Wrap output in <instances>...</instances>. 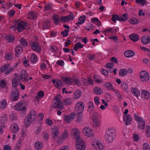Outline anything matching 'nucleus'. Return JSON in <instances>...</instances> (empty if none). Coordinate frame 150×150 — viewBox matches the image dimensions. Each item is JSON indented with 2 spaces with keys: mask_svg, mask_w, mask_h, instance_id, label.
Returning <instances> with one entry per match:
<instances>
[{
  "mask_svg": "<svg viewBox=\"0 0 150 150\" xmlns=\"http://www.w3.org/2000/svg\"><path fill=\"white\" fill-rule=\"evenodd\" d=\"M36 117V112L35 110H32L30 111L27 117L24 120L25 125L26 126H28L32 122L35 120Z\"/></svg>",
  "mask_w": 150,
  "mask_h": 150,
  "instance_id": "f257e3e1",
  "label": "nucleus"
},
{
  "mask_svg": "<svg viewBox=\"0 0 150 150\" xmlns=\"http://www.w3.org/2000/svg\"><path fill=\"white\" fill-rule=\"evenodd\" d=\"M134 119L138 122V127L139 129H143L145 128V123L144 120L141 117L134 114Z\"/></svg>",
  "mask_w": 150,
  "mask_h": 150,
  "instance_id": "f03ea898",
  "label": "nucleus"
},
{
  "mask_svg": "<svg viewBox=\"0 0 150 150\" xmlns=\"http://www.w3.org/2000/svg\"><path fill=\"white\" fill-rule=\"evenodd\" d=\"M76 141V144L75 145L76 148L78 150H84L86 146L83 140L80 138L77 139Z\"/></svg>",
  "mask_w": 150,
  "mask_h": 150,
  "instance_id": "7ed1b4c3",
  "label": "nucleus"
},
{
  "mask_svg": "<svg viewBox=\"0 0 150 150\" xmlns=\"http://www.w3.org/2000/svg\"><path fill=\"white\" fill-rule=\"evenodd\" d=\"M85 106L83 103L81 102L79 104L77 103L75 107V111L77 114H81L84 110Z\"/></svg>",
  "mask_w": 150,
  "mask_h": 150,
  "instance_id": "20e7f679",
  "label": "nucleus"
},
{
  "mask_svg": "<svg viewBox=\"0 0 150 150\" xmlns=\"http://www.w3.org/2000/svg\"><path fill=\"white\" fill-rule=\"evenodd\" d=\"M112 131L111 129H109L105 134V140L108 143H111L112 141Z\"/></svg>",
  "mask_w": 150,
  "mask_h": 150,
  "instance_id": "39448f33",
  "label": "nucleus"
},
{
  "mask_svg": "<svg viewBox=\"0 0 150 150\" xmlns=\"http://www.w3.org/2000/svg\"><path fill=\"white\" fill-rule=\"evenodd\" d=\"M139 76L140 80L142 82H146L149 79L148 74L144 71H141L139 74Z\"/></svg>",
  "mask_w": 150,
  "mask_h": 150,
  "instance_id": "423d86ee",
  "label": "nucleus"
},
{
  "mask_svg": "<svg viewBox=\"0 0 150 150\" xmlns=\"http://www.w3.org/2000/svg\"><path fill=\"white\" fill-rule=\"evenodd\" d=\"M53 101L54 104V105H53L54 108H57L61 109L63 108L62 103L60 102V100L57 96L54 99Z\"/></svg>",
  "mask_w": 150,
  "mask_h": 150,
  "instance_id": "0eeeda50",
  "label": "nucleus"
},
{
  "mask_svg": "<svg viewBox=\"0 0 150 150\" xmlns=\"http://www.w3.org/2000/svg\"><path fill=\"white\" fill-rule=\"evenodd\" d=\"M30 44L33 50L38 52H41V49L40 45L36 42L31 41Z\"/></svg>",
  "mask_w": 150,
  "mask_h": 150,
  "instance_id": "6e6552de",
  "label": "nucleus"
},
{
  "mask_svg": "<svg viewBox=\"0 0 150 150\" xmlns=\"http://www.w3.org/2000/svg\"><path fill=\"white\" fill-rule=\"evenodd\" d=\"M28 76V74L26 71L23 70L20 73V79L23 81L27 82L28 79H27V77Z\"/></svg>",
  "mask_w": 150,
  "mask_h": 150,
  "instance_id": "1a4fd4ad",
  "label": "nucleus"
},
{
  "mask_svg": "<svg viewBox=\"0 0 150 150\" xmlns=\"http://www.w3.org/2000/svg\"><path fill=\"white\" fill-rule=\"evenodd\" d=\"M27 24V23L24 21H21L20 23L16 26L18 32H22L25 29V27L26 26Z\"/></svg>",
  "mask_w": 150,
  "mask_h": 150,
  "instance_id": "9d476101",
  "label": "nucleus"
},
{
  "mask_svg": "<svg viewBox=\"0 0 150 150\" xmlns=\"http://www.w3.org/2000/svg\"><path fill=\"white\" fill-rule=\"evenodd\" d=\"M23 103L22 102H18L15 106V108L16 110L24 111L26 110V108L25 106H22Z\"/></svg>",
  "mask_w": 150,
  "mask_h": 150,
  "instance_id": "9b49d317",
  "label": "nucleus"
},
{
  "mask_svg": "<svg viewBox=\"0 0 150 150\" xmlns=\"http://www.w3.org/2000/svg\"><path fill=\"white\" fill-rule=\"evenodd\" d=\"M10 131L11 132L14 134H16L18 132L19 127L18 124L16 123H12L10 127Z\"/></svg>",
  "mask_w": 150,
  "mask_h": 150,
  "instance_id": "f8f14e48",
  "label": "nucleus"
},
{
  "mask_svg": "<svg viewBox=\"0 0 150 150\" xmlns=\"http://www.w3.org/2000/svg\"><path fill=\"white\" fill-rule=\"evenodd\" d=\"M132 116L129 114L124 115L123 116V120L124 122H125V125H128L129 124H130V123L132 121Z\"/></svg>",
  "mask_w": 150,
  "mask_h": 150,
  "instance_id": "ddd939ff",
  "label": "nucleus"
},
{
  "mask_svg": "<svg viewBox=\"0 0 150 150\" xmlns=\"http://www.w3.org/2000/svg\"><path fill=\"white\" fill-rule=\"evenodd\" d=\"M83 131L85 135L88 137L93 136V131L88 127H86L84 128Z\"/></svg>",
  "mask_w": 150,
  "mask_h": 150,
  "instance_id": "4468645a",
  "label": "nucleus"
},
{
  "mask_svg": "<svg viewBox=\"0 0 150 150\" xmlns=\"http://www.w3.org/2000/svg\"><path fill=\"white\" fill-rule=\"evenodd\" d=\"M19 92L18 89L16 88L14 89L11 95L13 97V100L14 101H17L19 98Z\"/></svg>",
  "mask_w": 150,
  "mask_h": 150,
  "instance_id": "2eb2a0df",
  "label": "nucleus"
},
{
  "mask_svg": "<svg viewBox=\"0 0 150 150\" xmlns=\"http://www.w3.org/2000/svg\"><path fill=\"white\" fill-rule=\"evenodd\" d=\"M71 133L73 134L76 138V140L81 138L79 136V131L78 129H73L71 131Z\"/></svg>",
  "mask_w": 150,
  "mask_h": 150,
  "instance_id": "dca6fc26",
  "label": "nucleus"
},
{
  "mask_svg": "<svg viewBox=\"0 0 150 150\" xmlns=\"http://www.w3.org/2000/svg\"><path fill=\"white\" fill-rule=\"evenodd\" d=\"M20 81L18 76H15L12 81V86L13 87H16L18 85V82Z\"/></svg>",
  "mask_w": 150,
  "mask_h": 150,
  "instance_id": "f3484780",
  "label": "nucleus"
},
{
  "mask_svg": "<svg viewBox=\"0 0 150 150\" xmlns=\"http://www.w3.org/2000/svg\"><path fill=\"white\" fill-rule=\"evenodd\" d=\"M51 22L50 21H43L41 24L43 30L49 29L50 28Z\"/></svg>",
  "mask_w": 150,
  "mask_h": 150,
  "instance_id": "a211bd4d",
  "label": "nucleus"
},
{
  "mask_svg": "<svg viewBox=\"0 0 150 150\" xmlns=\"http://www.w3.org/2000/svg\"><path fill=\"white\" fill-rule=\"evenodd\" d=\"M141 41L144 44L150 43V35L145 36L142 37Z\"/></svg>",
  "mask_w": 150,
  "mask_h": 150,
  "instance_id": "6ab92c4d",
  "label": "nucleus"
},
{
  "mask_svg": "<svg viewBox=\"0 0 150 150\" xmlns=\"http://www.w3.org/2000/svg\"><path fill=\"white\" fill-rule=\"evenodd\" d=\"M15 55L17 57H18L22 52L23 48L21 46H18L15 48Z\"/></svg>",
  "mask_w": 150,
  "mask_h": 150,
  "instance_id": "aec40b11",
  "label": "nucleus"
},
{
  "mask_svg": "<svg viewBox=\"0 0 150 150\" xmlns=\"http://www.w3.org/2000/svg\"><path fill=\"white\" fill-rule=\"evenodd\" d=\"M116 20L124 22L126 21V18H124L121 16L119 17L117 15L113 14V22L115 23H116Z\"/></svg>",
  "mask_w": 150,
  "mask_h": 150,
  "instance_id": "412c9836",
  "label": "nucleus"
},
{
  "mask_svg": "<svg viewBox=\"0 0 150 150\" xmlns=\"http://www.w3.org/2000/svg\"><path fill=\"white\" fill-rule=\"evenodd\" d=\"M93 146H95V149L96 150H103V146L102 143L97 142H95L92 144Z\"/></svg>",
  "mask_w": 150,
  "mask_h": 150,
  "instance_id": "4be33fe9",
  "label": "nucleus"
},
{
  "mask_svg": "<svg viewBox=\"0 0 150 150\" xmlns=\"http://www.w3.org/2000/svg\"><path fill=\"white\" fill-rule=\"evenodd\" d=\"M61 79L65 83L69 84H72V79L69 77L63 76L62 77Z\"/></svg>",
  "mask_w": 150,
  "mask_h": 150,
  "instance_id": "5701e85b",
  "label": "nucleus"
},
{
  "mask_svg": "<svg viewBox=\"0 0 150 150\" xmlns=\"http://www.w3.org/2000/svg\"><path fill=\"white\" fill-rule=\"evenodd\" d=\"M51 131L54 135V137H56L59 134L58 131V128L56 126H54L52 128Z\"/></svg>",
  "mask_w": 150,
  "mask_h": 150,
  "instance_id": "b1692460",
  "label": "nucleus"
},
{
  "mask_svg": "<svg viewBox=\"0 0 150 150\" xmlns=\"http://www.w3.org/2000/svg\"><path fill=\"white\" fill-rule=\"evenodd\" d=\"M129 37L131 40L134 42L137 41L140 39L139 37H138V35L137 34H132L129 36Z\"/></svg>",
  "mask_w": 150,
  "mask_h": 150,
  "instance_id": "393cba45",
  "label": "nucleus"
},
{
  "mask_svg": "<svg viewBox=\"0 0 150 150\" xmlns=\"http://www.w3.org/2000/svg\"><path fill=\"white\" fill-rule=\"evenodd\" d=\"M142 96L143 98L148 99L150 97L149 93L147 91L142 90Z\"/></svg>",
  "mask_w": 150,
  "mask_h": 150,
  "instance_id": "a878e982",
  "label": "nucleus"
},
{
  "mask_svg": "<svg viewBox=\"0 0 150 150\" xmlns=\"http://www.w3.org/2000/svg\"><path fill=\"white\" fill-rule=\"evenodd\" d=\"M86 16L82 15L79 17L78 20V22L76 23V25L79 26V25L83 24L85 20Z\"/></svg>",
  "mask_w": 150,
  "mask_h": 150,
  "instance_id": "bb28decb",
  "label": "nucleus"
},
{
  "mask_svg": "<svg viewBox=\"0 0 150 150\" xmlns=\"http://www.w3.org/2000/svg\"><path fill=\"white\" fill-rule=\"evenodd\" d=\"M81 96V92L79 90H77L74 92L73 95V97L74 99H77L79 98Z\"/></svg>",
  "mask_w": 150,
  "mask_h": 150,
  "instance_id": "cd10ccee",
  "label": "nucleus"
},
{
  "mask_svg": "<svg viewBox=\"0 0 150 150\" xmlns=\"http://www.w3.org/2000/svg\"><path fill=\"white\" fill-rule=\"evenodd\" d=\"M83 45L80 42H78L76 43L74 47V49L75 51H77L78 49L79 48H82L83 47Z\"/></svg>",
  "mask_w": 150,
  "mask_h": 150,
  "instance_id": "c85d7f7f",
  "label": "nucleus"
},
{
  "mask_svg": "<svg viewBox=\"0 0 150 150\" xmlns=\"http://www.w3.org/2000/svg\"><path fill=\"white\" fill-rule=\"evenodd\" d=\"M88 110L91 113L92 112L94 109V106L93 103L91 101H89L88 103Z\"/></svg>",
  "mask_w": 150,
  "mask_h": 150,
  "instance_id": "c756f323",
  "label": "nucleus"
},
{
  "mask_svg": "<svg viewBox=\"0 0 150 150\" xmlns=\"http://www.w3.org/2000/svg\"><path fill=\"white\" fill-rule=\"evenodd\" d=\"M134 54V52L132 50L126 51L124 53L125 56L126 57H130L133 56Z\"/></svg>",
  "mask_w": 150,
  "mask_h": 150,
  "instance_id": "7c9ffc66",
  "label": "nucleus"
},
{
  "mask_svg": "<svg viewBox=\"0 0 150 150\" xmlns=\"http://www.w3.org/2000/svg\"><path fill=\"white\" fill-rule=\"evenodd\" d=\"M43 146V144L40 142H36L35 144V147L37 150L41 149L42 148Z\"/></svg>",
  "mask_w": 150,
  "mask_h": 150,
  "instance_id": "2f4dec72",
  "label": "nucleus"
},
{
  "mask_svg": "<svg viewBox=\"0 0 150 150\" xmlns=\"http://www.w3.org/2000/svg\"><path fill=\"white\" fill-rule=\"evenodd\" d=\"M93 90L94 93L96 94L100 95L103 93L101 88L98 87H95Z\"/></svg>",
  "mask_w": 150,
  "mask_h": 150,
  "instance_id": "473e14b6",
  "label": "nucleus"
},
{
  "mask_svg": "<svg viewBox=\"0 0 150 150\" xmlns=\"http://www.w3.org/2000/svg\"><path fill=\"white\" fill-rule=\"evenodd\" d=\"M131 91L132 93H134L137 97H138L140 95V92L138 89L133 87L132 88Z\"/></svg>",
  "mask_w": 150,
  "mask_h": 150,
  "instance_id": "72a5a7b5",
  "label": "nucleus"
},
{
  "mask_svg": "<svg viewBox=\"0 0 150 150\" xmlns=\"http://www.w3.org/2000/svg\"><path fill=\"white\" fill-rule=\"evenodd\" d=\"M53 19L56 24H58L60 22V19L58 16L57 14L54 15L53 16Z\"/></svg>",
  "mask_w": 150,
  "mask_h": 150,
  "instance_id": "f704fd0d",
  "label": "nucleus"
},
{
  "mask_svg": "<svg viewBox=\"0 0 150 150\" xmlns=\"http://www.w3.org/2000/svg\"><path fill=\"white\" fill-rule=\"evenodd\" d=\"M6 40L8 42L14 41L15 40V37L13 35H6Z\"/></svg>",
  "mask_w": 150,
  "mask_h": 150,
  "instance_id": "c9c22d12",
  "label": "nucleus"
},
{
  "mask_svg": "<svg viewBox=\"0 0 150 150\" xmlns=\"http://www.w3.org/2000/svg\"><path fill=\"white\" fill-rule=\"evenodd\" d=\"M128 71L125 69H120L119 72V75L121 76H123L126 75Z\"/></svg>",
  "mask_w": 150,
  "mask_h": 150,
  "instance_id": "e433bc0d",
  "label": "nucleus"
},
{
  "mask_svg": "<svg viewBox=\"0 0 150 150\" xmlns=\"http://www.w3.org/2000/svg\"><path fill=\"white\" fill-rule=\"evenodd\" d=\"M71 103V99L70 98H66L64 100V104L65 105H70Z\"/></svg>",
  "mask_w": 150,
  "mask_h": 150,
  "instance_id": "4c0bfd02",
  "label": "nucleus"
},
{
  "mask_svg": "<svg viewBox=\"0 0 150 150\" xmlns=\"http://www.w3.org/2000/svg\"><path fill=\"white\" fill-rule=\"evenodd\" d=\"M91 21L93 23L95 22L96 23V24L98 25V26L101 25V22L97 18H93L92 19Z\"/></svg>",
  "mask_w": 150,
  "mask_h": 150,
  "instance_id": "58836bf2",
  "label": "nucleus"
},
{
  "mask_svg": "<svg viewBox=\"0 0 150 150\" xmlns=\"http://www.w3.org/2000/svg\"><path fill=\"white\" fill-rule=\"evenodd\" d=\"M6 100H3L0 102V108L2 109L4 108L6 106Z\"/></svg>",
  "mask_w": 150,
  "mask_h": 150,
  "instance_id": "ea45409f",
  "label": "nucleus"
},
{
  "mask_svg": "<svg viewBox=\"0 0 150 150\" xmlns=\"http://www.w3.org/2000/svg\"><path fill=\"white\" fill-rule=\"evenodd\" d=\"M6 84V82L4 80L2 79L1 80L0 82V86L2 88H5V87H7Z\"/></svg>",
  "mask_w": 150,
  "mask_h": 150,
  "instance_id": "a19ab883",
  "label": "nucleus"
},
{
  "mask_svg": "<svg viewBox=\"0 0 150 150\" xmlns=\"http://www.w3.org/2000/svg\"><path fill=\"white\" fill-rule=\"evenodd\" d=\"M104 86H105L108 90H112V86L111 83H106L104 84Z\"/></svg>",
  "mask_w": 150,
  "mask_h": 150,
  "instance_id": "79ce46f5",
  "label": "nucleus"
},
{
  "mask_svg": "<svg viewBox=\"0 0 150 150\" xmlns=\"http://www.w3.org/2000/svg\"><path fill=\"white\" fill-rule=\"evenodd\" d=\"M19 42L23 46H26L27 45L28 43L27 42L25 39L23 38H21L19 40Z\"/></svg>",
  "mask_w": 150,
  "mask_h": 150,
  "instance_id": "37998d69",
  "label": "nucleus"
},
{
  "mask_svg": "<svg viewBox=\"0 0 150 150\" xmlns=\"http://www.w3.org/2000/svg\"><path fill=\"white\" fill-rule=\"evenodd\" d=\"M143 150H150V146L147 143H144L143 145Z\"/></svg>",
  "mask_w": 150,
  "mask_h": 150,
  "instance_id": "c03bdc74",
  "label": "nucleus"
},
{
  "mask_svg": "<svg viewBox=\"0 0 150 150\" xmlns=\"http://www.w3.org/2000/svg\"><path fill=\"white\" fill-rule=\"evenodd\" d=\"M121 86L125 91L127 92L128 91V86L125 83H122L121 85Z\"/></svg>",
  "mask_w": 150,
  "mask_h": 150,
  "instance_id": "a18cd8bd",
  "label": "nucleus"
},
{
  "mask_svg": "<svg viewBox=\"0 0 150 150\" xmlns=\"http://www.w3.org/2000/svg\"><path fill=\"white\" fill-rule=\"evenodd\" d=\"M30 59L32 62H36L37 61V57L34 54H32L30 57Z\"/></svg>",
  "mask_w": 150,
  "mask_h": 150,
  "instance_id": "49530a36",
  "label": "nucleus"
},
{
  "mask_svg": "<svg viewBox=\"0 0 150 150\" xmlns=\"http://www.w3.org/2000/svg\"><path fill=\"white\" fill-rule=\"evenodd\" d=\"M99 76L96 75H93V79L94 81L98 83H100L102 82L103 80H99L98 79Z\"/></svg>",
  "mask_w": 150,
  "mask_h": 150,
  "instance_id": "de8ad7c7",
  "label": "nucleus"
},
{
  "mask_svg": "<svg viewBox=\"0 0 150 150\" xmlns=\"http://www.w3.org/2000/svg\"><path fill=\"white\" fill-rule=\"evenodd\" d=\"M146 133L147 137H150V126L147 125L146 127Z\"/></svg>",
  "mask_w": 150,
  "mask_h": 150,
  "instance_id": "09e8293b",
  "label": "nucleus"
},
{
  "mask_svg": "<svg viewBox=\"0 0 150 150\" xmlns=\"http://www.w3.org/2000/svg\"><path fill=\"white\" fill-rule=\"evenodd\" d=\"M129 22L130 23L134 24H136L138 23L137 20L135 18H132L130 19Z\"/></svg>",
  "mask_w": 150,
  "mask_h": 150,
  "instance_id": "8fccbe9b",
  "label": "nucleus"
},
{
  "mask_svg": "<svg viewBox=\"0 0 150 150\" xmlns=\"http://www.w3.org/2000/svg\"><path fill=\"white\" fill-rule=\"evenodd\" d=\"M69 32V30L65 29L64 31H62L61 33L63 35V37H67L68 35Z\"/></svg>",
  "mask_w": 150,
  "mask_h": 150,
  "instance_id": "3c124183",
  "label": "nucleus"
},
{
  "mask_svg": "<svg viewBox=\"0 0 150 150\" xmlns=\"http://www.w3.org/2000/svg\"><path fill=\"white\" fill-rule=\"evenodd\" d=\"M132 138L135 142H137L139 140V135L136 133L134 134L133 135Z\"/></svg>",
  "mask_w": 150,
  "mask_h": 150,
  "instance_id": "603ef678",
  "label": "nucleus"
},
{
  "mask_svg": "<svg viewBox=\"0 0 150 150\" xmlns=\"http://www.w3.org/2000/svg\"><path fill=\"white\" fill-rule=\"evenodd\" d=\"M1 120L3 122H1V123L2 124V125H4V123L6 122L7 120V116L5 115H4L1 117Z\"/></svg>",
  "mask_w": 150,
  "mask_h": 150,
  "instance_id": "864d4df0",
  "label": "nucleus"
},
{
  "mask_svg": "<svg viewBox=\"0 0 150 150\" xmlns=\"http://www.w3.org/2000/svg\"><path fill=\"white\" fill-rule=\"evenodd\" d=\"M37 16L34 13H32L29 15L28 18L31 20H33L36 18Z\"/></svg>",
  "mask_w": 150,
  "mask_h": 150,
  "instance_id": "5fc2aeb1",
  "label": "nucleus"
},
{
  "mask_svg": "<svg viewBox=\"0 0 150 150\" xmlns=\"http://www.w3.org/2000/svg\"><path fill=\"white\" fill-rule=\"evenodd\" d=\"M62 85V83L61 81L58 80H57L56 83L55 84V86L58 88H60Z\"/></svg>",
  "mask_w": 150,
  "mask_h": 150,
  "instance_id": "6e6d98bb",
  "label": "nucleus"
},
{
  "mask_svg": "<svg viewBox=\"0 0 150 150\" xmlns=\"http://www.w3.org/2000/svg\"><path fill=\"white\" fill-rule=\"evenodd\" d=\"M67 18V17H66V16L61 17L60 18V21L62 23L68 22L69 21Z\"/></svg>",
  "mask_w": 150,
  "mask_h": 150,
  "instance_id": "4d7b16f0",
  "label": "nucleus"
},
{
  "mask_svg": "<svg viewBox=\"0 0 150 150\" xmlns=\"http://www.w3.org/2000/svg\"><path fill=\"white\" fill-rule=\"evenodd\" d=\"M66 17H67V19L69 21L73 20L74 18L73 14L72 13Z\"/></svg>",
  "mask_w": 150,
  "mask_h": 150,
  "instance_id": "13d9d810",
  "label": "nucleus"
},
{
  "mask_svg": "<svg viewBox=\"0 0 150 150\" xmlns=\"http://www.w3.org/2000/svg\"><path fill=\"white\" fill-rule=\"evenodd\" d=\"M113 92H114L115 94L118 97V98L120 99L122 98L121 96L119 91H117V90L113 88Z\"/></svg>",
  "mask_w": 150,
  "mask_h": 150,
  "instance_id": "bf43d9fd",
  "label": "nucleus"
},
{
  "mask_svg": "<svg viewBox=\"0 0 150 150\" xmlns=\"http://www.w3.org/2000/svg\"><path fill=\"white\" fill-rule=\"evenodd\" d=\"M9 66L8 64H6L4 66H3L1 68L0 71L1 72H3L6 69H7Z\"/></svg>",
  "mask_w": 150,
  "mask_h": 150,
  "instance_id": "052dcab7",
  "label": "nucleus"
},
{
  "mask_svg": "<svg viewBox=\"0 0 150 150\" xmlns=\"http://www.w3.org/2000/svg\"><path fill=\"white\" fill-rule=\"evenodd\" d=\"M64 120L66 121L67 122L69 123L71 121L69 115L65 116L64 117Z\"/></svg>",
  "mask_w": 150,
  "mask_h": 150,
  "instance_id": "680f3d73",
  "label": "nucleus"
},
{
  "mask_svg": "<svg viewBox=\"0 0 150 150\" xmlns=\"http://www.w3.org/2000/svg\"><path fill=\"white\" fill-rule=\"evenodd\" d=\"M57 64L59 66L63 67L64 65V63L62 60H57Z\"/></svg>",
  "mask_w": 150,
  "mask_h": 150,
  "instance_id": "e2e57ef3",
  "label": "nucleus"
},
{
  "mask_svg": "<svg viewBox=\"0 0 150 150\" xmlns=\"http://www.w3.org/2000/svg\"><path fill=\"white\" fill-rule=\"evenodd\" d=\"M10 118L12 120H16L17 118L16 114L14 113H11L10 115Z\"/></svg>",
  "mask_w": 150,
  "mask_h": 150,
  "instance_id": "0e129e2a",
  "label": "nucleus"
},
{
  "mask_svg": "<svg viewBox=\"0 0 150 150\" xmlns=\"http://www.w3.org/2000/svg\"><path fill=\"white\" fill-rule=\"evenodd\" d=\"M45 11L50 10L51 8V4L50 3L46 5L44 7Z\"/></svg>",
  "mask_w": 150,
  "mask_h": 150,
  "instance_id": "69168bd1",
  "label": "nucleus"
},
{
  "mask_svg": "<svg viewBox=\"0 0 150 150\" xmlns=\"http://www.w3.org/2000/svg\"><path fill=\"white\" fill-rule=\"evenodd\" d=\"M15 11H13V10H10L8 13V14L9 16L10 17H12L15 14Z\"/></svg>",
  "mask_w": 150,
  "mask_h": 150,
  "instance_id": "338daca9",
  "label": "nucleus"
},
{
  "mask_svg": "<svg viewBox=\"0 0 150 150\" xmlns=\"http://www.w3.org/2000/svg\"><path fill=\"white\" fill-rule=\"evenodd\" d=\"M112 28H109L108 29H105L104 30V33L105 34H106L107 33L110 32L112 33Z\"/></svg>",
  "mask_w": 150,
  "mask_h": 150,
  "instance_id": "774afa93",
  "label": "nucleus"
}]
</instances>
